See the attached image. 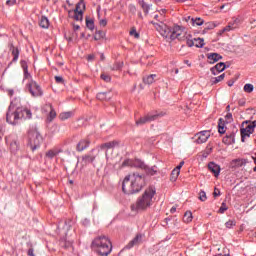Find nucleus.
Listing matches in <instances>:
<instances>
[{
	"mask_svg": "<svg viewBox=\"0 0 256 256\" xmlns=\"http://www.w3.org/2000/svg\"><path fill=\"white\" fill-rule=\"evenodd\" d=\"M154 27L158 33L164 39H170V41H175V39H178L179 41H185V28L181 27L179 25H174V26H168L167 24L161 22L159 23H154Z\"/></svg>",
	"mask_w": 256,
	"mask_h": 256,
	"instance_id": "f03ea898",
	"label": "nucleus"
},
{
	"mask_svg": "<svg viewBox=\"0 0 256 256\" xmlns=\"http://www.w3.org/2000/svg\"><path fill=\"white\" fill-rule=\"evenodd\" d=\"M99 23H100L101 27H106L107 26V19H101Z\"/></svg>",
	"mask_w": 256,
	"mask_h": 256,
	"instance_id": "13d9d810",
	"label": "nucleus"
},
{
	"mask_svg": "<svg viewBox=\"0 0 256 256\" xmlns=\"http://www.w3.org/2000/svg\"><path fill=\"white\" fill-rule=\"evenodd\" d=\"M54 79L59 85H65V80L63 79V76H55Z\"/></svg>",
	"mask_w": 256,
	"mask_h": 256,
	"instance_id": "09e8293b",
	"label": "nucleus"
},
{
	"mask_svg": "<svg viewBox=\"0 0 256 256\" xmlns=\"http://www.w3.org/2000/svg\"><path fill=\"white\" fill-rule=\"evenodd\" d=\"M16 111L18 113V116L21 119H31L33 117V114L31 113V110L23 107H16Z\"/></svg>",
	"mask_w": 256,
	"mask_h": 256,
	"instance_id": "dca6fc26",
	"label": "nucleus"
},
{
	"mask_svg": "<svg viewBox=\"0 0 256 256\" xmlns=\"http://www.w3.org/2000/svg\"><path fill=\"white\" fill-rule=\"evenodd\" d=\"M165 115H167V113L164 111H160V112L156 111L155 113H148L146 116L136 120V125L139 127L141 125H145V123H151V121H157V119H161V117H165Z\"/></svg>",
	"mask_w": 256,
	"mask_h": 256,
	"instance_id": "0eeeda50",
	"label": "nucleus"
},
{
	"mask_svg": "<svg viewBox=\"0 0 256 256\" xmlns=\"http://www.w3.org/2000/svg\"><path fill=\"white\" fill-rule=\"evenodd\" d=\"M244 165H247V159L237 158L230 162V169H239Z\"/></svg>",
	"mask_w": 256,
	"mask_h": 256,
	"instance_id": "f3484780",
	"label": "nucleus"
},
{
	"mask_svg": "<svg viewBox=\"0 0 256 256\" xmlns=\"http://www.w3.org/2000/svg\"><path fill=\"white\" fill-rule=\"evenodd\" d=\"M224 69H227V66L225 65V63L220 62L216 64L214 67H212L210 71L212 75H219V73H223Z\"/></svg>",
	"mask_w": 256,
	"mask_h": 256,
	"instance_id": "aec40b11",
	"label": "nucleus"
},
{
	"mask_svg": "<svg viewBox=\"0 0 256 256\" xmlns=\"http://www.w3.org/2000/svg\"><path fill=\"white\" fill-rule=\"evenodd\" d=\"M6 143L9 145L11 153H17L19 150V138L17 136L10 135L6 137Z\"/></svg>",
	"mask_w": 256,
	"mask_h": 256,
	"instance_id": "f8f14e48",
	"label": "nucleus"
},
{
	"mask_svg": "<svg viewBox=\"0 0 256 256\" xmlns=\"http://www.w3.org/2000/svg\"><path fill=\"white\" fill-rule=\"evenodd\" d=\"M157 190L155 187L150 186L148 187L142 195H140L136 202L131 204L130 209L131 211H135L139 213V211H147V209H151L153 207V203H155V195Z\"/></svg>",
	"mask_w": 256,
	"mask_h": 256,
	"instance_id": "f257e3e1",
	"label": "nucleus"
},
{
	"mask_svg": "<svg viewBox=\"0 0 256 256\" xmlns=\"http://www.w3.org/2000/svg\"><path fill=\"white\" fill-rule=\"evenodd\" d=\"M96 99L99 101H109V99H111V94L109 92H100L96 95Z\"/></svg>",
	"mask_w": 256,
	"mask_h": 256,
	"instance_id": "c756f323",
	"label": "nucleus"
},
{
	"mask_svg": "<svg viewBox=\"0 0 256 256\" xmlns=\"http://www.w3.org/2000/svg\"><path fill=\"white\" fill-rule=\"evenodd\" d=\"M143 187H145V177L138 173L127 175L122 182V191L125 195H134V193H139Z\"/></svg>",
	"mask_w": 256,
	"mask_h": 256,
	"instance_id": "7ed1b4c3",
	"label": "nucleus"
},
{
	"mask_svg": "<svg viewBox=\"0 0 256 256\" xmlns=\"http://www.w3.org/2000/svg\"><path fill=\"white\" fill-rule=\"evenodd\" d=\"M17 4V0H7L6 1V5H8L9 7H12V5H16Z\"/></svg>",
	"mask_w": 256,
	"mask_h": 256,
	"instance_id": "6e6d98bb",
	"label": "nucleus"
},
{
	"mask_svg": "<svg viewBox=\"0 0 256 256\" xmlns=\"http://www.w3.org/2000/svg\"><path fill=\"white\" fill-rule=\"evenodd\" d=\"M213 195H214V197H219V195H221V191L219 189L215 188Z\"/></svg>",
	"mask_w": 256,
	"mask_h": 256,
	"instance_id": "bf43d9fd",
	"label": "nucleus"
},
{
	"mask_svg": "<svg viewBox=\"0 0 256 256\" xmlns=\"http://www.w3.org/2000/svg\"><path fill=\"white\" fill-rule=\"evenodd\" d=\"M72 115H73V112H62L59 115V118L61 119V121H65V120L71 118Z\"/></svg>",
	"mask_w": 256,
	"mask_h": 256,
	"instance_id": "ea45409f",
	"label": "nucleus"
},
{
	"mask_svg": "<svg viewBox=\"0 0 256 256\" xmlns=\"http://www.w3.org/2000/svg\"><path fill=\"white\" fill-rule=\"evenodd\" d=\"M91 247L99 256H109L113 251V244L107 236H98L94 238Z\"/></svg>",
	"mask_w": 256,
	"mask_h": 256,
	"instance_id": "20e7f679",
	"label": "nucleus"
},
{
	"mask_svg": "<svg viewBox=\"0 0 256 256\" xmlns=\"http://www.w3.org/2000/svg\"><path fill=\"white\" fill-rule=\"evenodd\" d=\"M14 94H15V91H14L13 89H9V90H8V95H9L10 97H13Z\"/></svg>",
	"mask_w": 256,
	"mask_h": 256,
	"instance_id": "338daca9",
	"label": "nucleus"
},
{
	"mask_svg": "<svg viewBox=\"0 0 256 256\" xmlns=\"http://www.w3.org/2000/svg\"><path fill=\"white\" fill-rule=\"evenodd\" d=\"M86 27L90 31H93L95 29V21H93L91 18H86Z\"/></svg>",
	"mask_w": 256,
	"mask_h": 256,
	"instance_id": "4c0bfd02",
	"label": "nucleus"
},
{
	"mask_svg": "<svg viewBox=\"0 0 256 256\" xmlns=\"http://www.w3.org/2000/svg\"><path fill=\"white\" fill-rule=\"evenodd\" d=\"M74 11H76V12H84L85 11V2H83V0H81L80 2H78L77 4H76V7H75V9H74Z\"/></svg>",
	"mask_w": 256,
	"mask_h": 256,
	"instance_id": "e433bc0d",
	"label": "nucleus"
},
{
	"mask_svg": "<svg viewBox=\"0 0 256 256\" xmlns=\"http://www.w3.org/2000/svg\"><path fill=\"white\" fill-rule=\"evenodd\" d=\"M114 147H119V141L113 140L101 145V149H114Z\"/></svg>",
	"mask_w": 256,
	"mask_h": 256,
	"instance_id": "cd10ccee",
	"label": "nucleus"
},
{
	"mask_svg": "<svg viewBox=\"0 0 256 256\" xmlns=\"http://www.w3.org/2000/svg\"><path fill=\"white\" fill-rule=\"evenodd\" d=\"M223 79H225V74H221L220 76L213 77L211 79V83H212V85H217V83H221V81H223Z\"/></svg>",
	"mask_w": 256,
	"mask_h": 256,
	"instance_id": "58836bf2",
	"label": "nucleus"
},
{
	"mask_svg": "<svg viewBox=\"0 0 256 256\" xmlns=\"http://www.w3.org/2000/svg\"><path fill=\"white\" fill-rule=\"evenodd\" d=\"M208 169L211 171V173H213L214 177H217L221 173V166L215 162H210L208 164Z\"/></svg>",
	"mask_w": 256,
	"mask_h": 256,
	"instance_id": "412c9836",
	"label": "nucleus"
},
{
	"mask_svg": "<svg viewBox=\"0 0 256 256\" xmlns=\"http://www.w3.org/2000/svg\"><path fill=\"white\" fill-rule=\"evenodd\" d=\"M41 143H43V136H41L37 127L32 126L28 130V147H30L31 151H37L41 147Z\"/></svg>",
	"mask_w": 256,
	"mask_h": 256,
	"instance_id": "39448f33",
	"label": "nucleus"
},
{
	"mask_svg": "<svg viewBox=\"0 0 256 256\" xmlns=\"http://www.w3.org/2000/svg\"><path fill=\"white\" fill-rule=\"evenodd\" d=\"M184 223H191L193 221V213L191 211H186L183 217Z\"/></svg>",
	"mask_w": 256,
	"mask_h": 256,
	"instance_id": "473e14b6",
	"label": "nucleus"
},
{
	"mask_svg": "<svg viewBox=\"0 0 256 256\" xmlns=\"http://www.w3.org/2000/svg\"><path fill=\"white\" fill-rule=\"evenodd\" d=\"M196 143L198 145H202V143H207V141L209 140V137H211V132L204 130L201 132H198L196 135Z\"/></svg>",
	"mask_w": 256,
	"mask_h": 256,
	"instance_id": "4468645a",
	"label": "nucleus"
},
{
	"mask_svg": "<svg viewBox=\"0 0 256 256\" xmlns=\"http://www.w3.org/2000/svg\"><path fill=\"white\" fill-rule=\"evenodd\" d=\"M145 235L137 234L127 245L126 249H133V247H137V245H141L143 243V238Z\"/></svg>",
	"mask_w": 256,
	"mask_h": 256,
	"instance_id": "2eb2a0df",
	"label": "nucleus"
},
{
	"mask_svg": "<svg viewBox=\"0 0 256 256\" xmlns=\"http://www.w3.org/2000/svg\"><path fill=\"white\" fill-rule=\"evenodd\" d=\"M8 48L9 51H11V55L13 57L11 62L8 64V67H11L13 63H17V61H19V55L21 54V50L19 49V47H15L13 42H9Z\"/></svg>",
	"mask_w": 256,
	"mask_h": 256,
	"instance_id": "9d476101",
	"label": "nucleus"
},
{
	"mask_svg": "<svg viewBox=\"0 0 256 256\" xmlns=\"http://www.w3.org/2000/svg\"><path fill=\"white\" fill-rule=\"evenodd\" d=\"M239 25H241V19L234 17L225 27V31H233L235 29H238Z\"/></svg>",
	"mask_w": 256,
	"mask_h": 256,
	"instance_id": "6ab92c4d",
	"label": "nucleus"
},
{
	"mask_svg": "<svg viewBox=\"0 0 256 256\" xmlns=\"http://www.w3.org/2000/svg\"><path fill=\"white\" fill-rule=\"evenodd\" d=\"M20 65H21V68L23 69V71H28L29 70V66L27 65V61L21 60Z\"/></svg>",
	"mask_w": 256,
	"mask_h": 256,
	"instance_id": "603ef678",
	"label": "nucleus"
},
{
	"mask_svg": "<svg viewBox=\"0 0 256 256\" xmlns=\"http://www.w3.org/2000/svg\"><path fill=\"white\" fill-rule=\"evenodd\" d=\"M39 26L42 29H49V19L45 16H42L41 19H40Z\"/></svg>",
	"mask_w": 256,
	"mask_h": 256,
	"instance_id": "2f4dec72",
	"label": "nucleus"
},
{
	"mask_svg": "<svg viewBox=\"0 0 256 256\" xmlns=\"http://www.w3.org/2000/svg\"><path fill=\"white\" fill-rule=\"evenodd\" d=\"M235 225H237V222L235 220H228L225 223L226 229H233V227H235Z\"/></svg>",
	"mask_w": 256,
	"mask_h": 256,
	"instance_id": "c03bdc74",
	"label": "nucleus"
},
{
	"mask_svg": "<svg viewBox=\"0 0 256 256\" xmlns=\"http://www.w3.org/2000/svg\"><path fill=\"white\" fill-rule=\"evenodd\" d=\"M26 89L32 95V97H43V89L35 80L31 79L26 84Z\"/></svg>",
	"mask_w": 256,
	"mask_h": 256,
	"instance_id": "6e6552de",
	"label": "nucleus"
},
{
	"mask_svg": "<svg viewBox=\"0 0 256 256\" xmlns=\"http://www.w3.org/2000/svg\"><path fill=\"white\" fill-rule=\"evenodd\" d=\"M64 225H65V229H67V230L71 229V221H69V222L65 221Z\"/></svg>",
	"mask_w": 256,
	"mask_h": 256,
	"instance_id": "052dcab7",
	"label": "nucleus"
},
{
	"mask_svg": "<svg viewBox=\"0 0 256 256\" xmlns=\"http://www.w3.org/2000/svg\"><path fill=\"white\" fill-rule=\"evenodd\" d=\"M97 159V155L93 154V150L89 152L88 154H85L82 156V165H90V163H93Z\"/></svg>",
	"mask_w": 256,
	"mask_h": 256,
	"instance_id": "a211bd4d",
	"label": "nucleus"
},
{
	"mask_svg": "<svg viewBox=\"0 0 256 256\" xmlns=\"http://www.w3.org/2000/svg\"><path fill=\"white\" fill-rule=\"evenodd\" d=\"M68 17H71L74 21H83V12H77L75 10L68 11Z\"/></svg>",
	"mask_w": 256,
	"mask_h": 256,
	"instance_id": "4be33fe9",
	"label": "nucleus"
},
{
	"mask_svg": "<svg viewBox=\"0 0 256 256\" xmlns=\"http://www.w3.org/2000/svg\"><path fill=\"white\" fill-rule=\"evenodd\" d=\"M210 154H211V148L203 153V157H209Z\"/></svg>",
	"mask_w": 256,
	"mask_h": 256,
	"instance_id": "0e129e2a",
	"label": "nucleus"
},
{
	"mask_svg": "<svg viewBox=\"0 0 256 256\" xmlns=\"http://www.w3.org/2000/svg\"><path fill=\"white\" fill-rule=\"evenodd\" d=\"M255 127H256V120L250 122L245 128H241L240 133H241L242 143H245V139L253 135V133L255 132Z\"/></svg>",
	"mask_w": 256,
	"mask_h": 256,
	"instance_id": "1a4fd4ad",
	"label": "nucleus"
},
{
	"mask_svg": "<svg viewBox=\"0 0 256 256\" xmlns=\"http://www.w3.org/2000/svg\"><path fill=\"white\" fill-rule=\"evenodd\" d=\"M23 73H24L23 81H25V79H30V81H31L32 76H31V73H29V70H24Z\"/></svg>",
	"mask_w": 256,
	"mask_h": 256,
	"instance_id": "5fc2aeb1",
	"label": "nucleus"
},
{
	"mask_svg": "<svg viewBox=\"0 0 256 256\" xmlns=\"http://www.w3.org/2000/svg\"><path fill=\"white\" fill-rule=\"evenodd\" d=\"M60 245H61V247H63L64 249H70V248L73 247V242L67 241L66 239H61V240H60Z\"/></svg>",
	"mask_w": 256,
	"mask_h": 256,
	"instance_id": "f704fd0d",
	"label": "nucleus"
},
{
	"mask_svg": "<svg viewBox=\"0 0 256 256\" xmlns=\"http://www.w3.org/2000/svg\"><path fill=\"white\" fill-rule=\"evenodd\" d=\"M249 23H250V25H253V27H256V20H255V18H251L249 20Z\"/></svg>",
	"mask_w": 256,
	"mask_h": 256,
	"instance_id": "e2e57ef3",
	"label": "nucleus"
},
{
	"mask_svg": "<svg viewBox=\"0 0 256 256\" xmlns=\"http://www.w3.org/2000/svg\"><path fill=\"white\" fill-rule=\"evenodd\" d=\"M155 77H157L156 74H150L148 76H145L143 78V83H145V85H152V83L155 82Z\"/></svg>",
	"mask_w": 256,
	"mask_h": 256,
	"instance_id": "7c9ffc66",
	"label": "nucleus"
},
{
	"mask_svg": "<svg viewBox=\"0 0 256 256\" xmlns=\"http://www.w3.org/2000/svg\"><path fill=\"white\" fill-rule=\"evenodd\" d=\"M207 59L211 65L213 63H217V61H220V59H223V56L217 53H210L207 55Z\"/></svg>",
	"mask_w": 256,
	"mask_h": 256,
	"instance_id": "393cba45",
	"label": "nucleus"
},
{
	"mask_svg": "<svg viewBox=\"0 0 256 256\" xmlns=\"http://www.w3.org/2000/svg\"><path fill=\"white\" fill-rule=\"evenodd\" d=\"M199 199H200V201H207V193H205V191L201 190L199 192Z\"/></svg>",
	"mask_w": 256,
	"mask_h": 256,
	"instance_id": "8fccbe9b",
	"label": "nucleus"
},
{
	"mask_svg": "<svg viewBox=\"0 0 256 256\" xmlns=\"http://www.w3.org/2000/svg\"><path fill=\"white\" fill-rule=\"evenodd\" d=\"M130 35H131V37H134L135 39H139V33H138L137 29H135V28H132L130 30Z\"/></svg>",
	"mask_w": 256,
	"mask_h": 256,
	"instance_id": "3c124183",
	"label": "nucleus"
},
{
	"mask_svg": "<svg viewBox=\"0 0 256 256\" xmlns=\"http://www.w3.org/2000/svg\"><path fill=\"white\" fill-rule=\"evenodd\" d=\"M27 255L28 256H35V250L33 248H30L28 251H27Z\"/></svg>",
	"mask_w": 256,
	"mask_h": 256,
	"instance_id": "4d7b16f0",
	"label": "nucleus"
},
{
	"mask_svg": "<svg viewBox=\"0 0 256 256\" xmlns=\"http://www.w3.org/2000/svg\"><path fill=\"white\" fill-rule=\"evenodd\" d=\"M183 165H185V162L181 161L180 164L175 169L181 171V167H183Z\"/></svg>",
	"mask_w": 256,
	"mask_h": 256,
	"instance_id": "680f3d73",
	"label": "nucleus"
},
{
	"mask_svg": "<svg viewBox=\"0 0 256 256\" xmlns=\"http://www.w3.org/2000/svg\"><path fill=\"white\" fill-rule=\"evenodd\" d=\"M134 165L135 167H139L140 169H144V171L147 173V175H157V166H152V167H149L147 165H145V163L139 161V160H136L134 162Z\"/></svg>",
	"mask_w": 256,
	"mask_h": 256,
	"instance_id": "ddd939ff",
	"label": "nucleus"
},
{
	"mask_svg": "<svg viewBox=\"0 0 256 256\" xmlns=\"http://www.w3.org/2000/svg\"><path fill=\"white\" fill-rule=\"evenodd\" d=\"M222 141L225 145H233L235 143V132H228Z\"/></svg>",
	"mask_w": 256,
	"mask_h": 256,
	"instance_id": "5701e85b",
	"label": "nucleus"
},
{
	"mask_svg": "<svg viewBox=\"0 0 256 256\" xmlns=\"http://www.w3.org/2000/svg\"><path fill=\"white\" fill-rule=\"evenodd\" d=\"M180 173H181V171L174 168L171 172V181H177V178L179 177Z\"/></svg>",
	"mask_w": 256,
	"mask_h": 256,
	"instance_id": "79ce46f5",
	"label": "nucleus"
},
{
	"mask_svg": "<svg viewBox=\"0 0 256 256\" xmlns=\"http://www.w3.org/2000/svg\"><path fill=\"white\" fill-rule=\"evenodd\" d=\"M177 211V208L175 206H173L171 209H170V213H175Z\"/></svg>",
	"mask_w": 256,
	"mask_h": 256,
	"instance_id": "774afa93",
	"label": "nucleus"
},
{
	"mask_svg": "<svg viewBox=\"0 0 256 256\" xmlns=\"http://www.w3.org/2000/svg\"><path fill=\"white\" fill-rule=\"evenodd\" d=\"M46 107H49V109H50V112L47 117V121H48V123H51V121H53V119H55V117H57V112H55V109L53 108V105H51V104H47Z\"/></svg>",
	"mask_w": 256,
	"mask_h": 256,
	"instance_id": "c85d7f7f",
	"label": "nucleus"
},
{
	"mask_svg": "<svg viewBox=\"0 0 256 256\" xmlns=\"http://www.w3.org/2000/svg\"><path fill=\"white\" fill-rule=\"evenodd\" d=\"M89 145H90V142L88 139L80 140L79 143L77 144V151L79 152L85 151V149H87Z\"/></svg>",
	"mask_w": 256,
	"mask_h": 256,
	"instance_id": "a878e982",
	"label": "nucleus"
},
{
	"mask_svg": "<svg viewBox=\"0 0 256 256\" xmlns=\"http://www.w3.org/2000/svg\"><path fill=\"white\" fill-rule=\"evenodd\" d=\"M255 87L253 86V84H245L244 85V91L245 93H253Z\"/></svg>",
	"mask_w": 256,
	"mask_h": 256,
	"instance_id": "37998d69",
	"label": "nucleus"
},
{
	"mask_svg": "<svg viewBox=\"0 0 256 256\" xmlns=\"http://www.w3.org/2000/svg\"><path fill=\"white\" fill-rule=\"evenodd\" d=\"M6 121L10 125H17L19 121H21L19 113L17 112V107H15L13 102H11L10 106L8 107V111L6 113Z\"/></svg>",
	"mask_w": 256,
	"mask_h": 256,
	"instance_id": "423d86ee",
	"label": "nucleus"
},
{
	"mask_svg": "<svg viewBox=\"0 0 256 256\" xmlns=\"http://www.w3.org/2000/svg\"><path fill=\"white\" fill-rule=\"evenodd\" d=\"M231 121H233V114H231L230 112H228L225 116V119L220 118L218 121V133H220V135L225 134V123H231Z\"/></svg>",
	"mask_w": 256,
	"mask_h": 256,
	"instance_id": "9b49d317",
	"label": "nucleus"
},
{
	"mask_svg": "<svg viewBox=\"0 0 256 256\" xmlns=\"http://www.w3.org/2000/svg\"><path fill=\"white\" fill-rule=\"evenodd\" d=\"M101 79L103 81H105L106 83H109L111 81V76L107 75V74H101Z\"/></svg>",
	"mask_w": 256,
	"mask_h": 256,
	"instance_id": "864d4df0",
	"label": "nucleus"
},
{
	"mask_svg": "<svg viewBox=\"0 0 256 256\" xmlns=\"http://www.w3.org/2000/svg\"><path fill=\"white\" fill-rule=\"evenodd\" d=\"M138 5H140L144 15H149V11H151V7H153L152 4L145 2V0H138Z\"/></svg>",
	"mask_w": 256,
	"mask_h": 256,
	"instance_id": "b1692460",
	"label": "nucleus"
},
{
	"mask_svg": "<svg viewBox=\"0 0 256 256\" xmlns=\"http://www.w3.org/2000/svg\"><path fill=\"white\" fill-rule=\"evenodd\" d=\"M103 37H105L104 31H97L94 35L95 41H99L100 39H103Z\"/></svg>",
	"mask_w": 256,
	"mask_h": 256,
	"instance_id": "a18cd8bd",
	"label": "nucleus"
},
{
	"mask_svg": "<svg viewBox=\"0 0 256 256\" xmlns=\"http://www.w3.org/2000/svg\"><path fill=\"white\" fill-rule=\"evenodd\" d=\"M59 153H61V150H57V149L49 150L46 153V157H48V159H53L54 157H57V155H59Z\"/></svg>",
	"mask_w": 256,
	"mask_h": 256,
	"instance_id": "72a5a7b5",
	"label": "nucleus"
},
{
	"mask_svg": "<svg viewBox=\"0 0 256 256\" xmlns=\"http://www.w3.org/2000/svg\"><path fill=\"white\" fill-rule=\"evenodd\" d=\"M231 30H225V27L219 31V35H223V33H229Z\"/></svg>",
	"mask_w": 256,
	"mask_h": 256,
	"instance_id": "69168bd1",
	"label": "nucleus"
},
{
	"mask_svg": "<svg viewBox=\"0 0 256 256\" xmlns=\"http://www.w3.org/2000/svg\"><path fill=\"white\" fill-rule=\"evenodd\" d=\"M186 39V44L188 47H195V40L189 38V37H185V33H184V40Z\"/></svg>",
	"mask_w": 256,
	"mask_h": 256,
	"instance_id": "49530a36",
	"label": "nucleus"
},
{
	"mask_svg": "<svg viewBox=\"0 0 256 256\" xmlns=\"http://www.w3.org/2000/svg\"><path fill=\"white\" fill-rule=\"evenodd\" d=\"M187 21H190V23L193 27H195V25L197 27H201V25H203L205 23V21L203 19H201V18H191V16H188Z\"/></svg>",
	"mask_w": 256,
	"mask_h": 256,
	"instance_id": "bb28decb",
	"label": "nucleus"
},
{
	"mask_svg": "<svg viewBox=\"0 0 256 256\" xmlns=\"http://www.w3.org/2000/svg\"><path fill=\"white\" fill-rule=\"evenodd\" d=\"M194 41L196 42L194 46L198 49H203V47H205V40L203 38H195Z\"/></svg>",
	"mask_w": 256,
	"mask_h": 256,
	"instance_id": "c9c22d12",
	"label": "nucleus"
},
{
	"mask_svg": "<svg viewBox=\"0 0 256 256\" xmlns=\"http://www.w3.org/2000/svg\"><path fill=\"white\" fill-rule=\"evenodd\" d=\"M227 209H229V207H227V203L223 202L221 204V207L218 210V213H220L221 215H223V213H225V211H227Z\"/></svg>",
	"mask_w": 256,
	"mask_h": 256,
	"instance_id": "de8ad7c7",
	"label": "nucleus"
},
{
	"mask_svg": "<svg viewBox=\"0 0 256 256\" xmlns=\"http://www.w3.org/2000/svg\"><path fill=\"white\" fill-rule=\"evenodd\" d=\"M123 69V62H115L111 67L112 71H121Z\"/></svg>",
	"mask_w": 256,
	"mask_h": 256,
	"instance_id": "a19ab883",
	"label": "nucleus"
}]
</instances>
